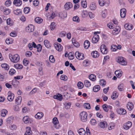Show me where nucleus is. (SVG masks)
I'll return each instance as SVG.
<instances>
[{
  "label": "nucleus",
  "instance_id": "f257e3e1",
  "mask_svg": "<svg viewBox=\"0 0 135 135\" xmlns=\"http://www.w3.org/2000/svg\"><path fill=\"white\" fill-rule=\"evenodd\" d=\"M9 57L11 61L14 63L17 62L20 59V57L17 54L13 55H10Z\"/></svg>",
  "mask_w": 135,
  "mask_h": 135
},
{
  "label": "nucleus",
  "instance_id": "f03ea898",
  "mask_svg": "<svg viewBox=\"0 0 135 135\" xmlns=\"http://www.w3.org/2000/svg\"><path fill=\"white\" fill-rule=\"evenodd\" d=\"M81 120L83 122H86L87 120L88 114L86 112L83 111L80 114Z\"/></svg>",
  "mask_w": 135,
  "mask_h": 135
},
{
  "label": "nucleus",
  "instance_id": "7ed1b4c3",
  "mask_svg": "<svg viewBox=\"0 0 135 135\" xmlns=\"http://www.w3.org/2000/svg\"><path fill=\"white\" fill-rule=\"evenodd\" d=\"M117 62L122 65H126L127 64V62L124 59V58L122 57H118L117 58Z\"/></svg>",
  "mask_w": 135,
  "mask_h": 135
},
{
  "label": "nucleus",
  "instance_id": "20e7f679",
  "mask_svg": "<svg viewBox=\"0 0 135 135\" xmlns=\"http://www.w3.org/2000/svg\"><path fill=\"white\" fill-rule=\"evenodd\" d=\"M75 56L77 59L79 60H83L84 58V54H83L80 53L78 51L75 52Z\"/></svg>",
  "mask_w": 135,
  "mask_h": 135
},
{
  "label": "nucleus",
  "instance_id": "39448f33",
  "mask_svg": "<svg viewBox=\"0 0 135 135\" xmlns=\"http://www.w3.org/2000/svg\"><path fill=\"white\" fill-rule=\"evenodd\" d=\"M101 52L103 54H107L108 50L107 47L104 44L102 45L100 47Z\"/></svg>",
  "mask_w": 135,
  "mask_h": 135
},
{
  "label": "nucleus",
  "instance_id": "423d86ee",
  "mask_svg": "<svg viewBox=\"0 0 135 135\" xmlns=\"http://www.w3.org/2000/svg\"><path fill=\"white\" fill-rule=\"evenodd\" d=\"M14 97V95L11 91H9L8 93L7 99L9 101H12Z\"/></svg>",
  "mask_w": 135,
  "mask_h": 135
},
{
  "label": "nucleus",
  "instance_id": "0eeeda50",
  "mask_svg": "<svg viewBox=\"0 0 135 135\" xmlns=\"http://www.w3.org/2000/svg\"><path fill=\"white\" fill-rule=\"evenodd\" d=\"M34 29V27L32 25H30L27 27L26 28V31L28 32H31L33 31Z\"/></svg>",
  "mask_w": 135,
  "mask_h": 135
},
{
  "label": "nucleus",
  "instance_id": "6e6552de",
  "mask_svg": "<svg viewBox=\"0 0 135 135\" xmlns=\"http://www.w3.org/2000/svg\"><path fill=\"white\" fill-rule=\"evenodd\" d=\"M132 125V123L131 122L129 121L127 123H124L123 125L124 129L127 130L131 127Z\"/></svg>",
  "mask_w": 135,
  "mask_h": 135
},
{
  "label": "nucleus",
  "instance_id": "1a4fd4ad",
  "mask_svg": "<svg viewBox=\"0 0 135 135\" xmlns=\"http://www.w3.org/2000/svg\"><path fill=\"white\" fill-rule=\"evenodd\" d=\"M52 122L54 124V127L56 129L58 128L59 126H57V125L59 123V121L57 118L54 117L53 119Z\"/></svg>",
  "mask_w": 135,
  "mask_h": 135
},
{
  "label": "nucleus",
  "instance_id": "9d476101",
  "mask_svg": "<svg viewBox=\"0 0 135 135\" xmlns=\"http://www.w3.org/2000/svg\"><path fill=\"white\" fill-rule=\"evenodd\" d=\"M126 10L125 8L121 9L120 10V17L122 18H124L126 15Z\"/></svg>",
  "mask_w": 135,
  "mask_h": 135
},
{
  "label": "nucleus",
  "instance_id": "9b49d317",
  "mask_svg": "<svg viewBox=\"0 0 135 135\" xmlns=\"http://www.w3.org/2000/svg\"><path fill=\"white\" fill-rule=\"evenodd\" d=\"M73 7L72 3L70 2H68L66 3L64 6V8L66 10H68Z\"/></svg>",
  "mask_w": 135,
  "mask_h": 135
},
{
  "label": "nucleus",
  "instance_id": "f8f14e48",
  "mask_svg": "<svg viewBox=\"0 0 135 135\" xmlns=\"http://www.w3.org/2000/svg\"><path fill=\"white\" fill-rule=\"evenodd\" d=\"M54 46L56 49L59 51H61L62 50V47L59 44L56 42L54 44Z\"/></svg>",
  "mask_w": 135,
  "mask_h": 135
},
{
  "label": "nucleus",
  "instance_id": "ddd939ff",
  "mask_svg": "<svg viewBox=\"0 0 135 135\" xmlns=\"http://www.w3.org/2000/svg\"><path fill=\"white\" fill-rule=\"evenodd\" d=\"M117 113L119 114H125L126 113V110L124 109L118 108L117 109Z\"/></svg>",
  "mask_w": 135,
  "mask_h": 135
},
{
  "label": "nucleus",
  "instance_id": "4468645a",
  "mask_svg": "<svg viewBox=\"0 0 135 135\" xmlns=\"http://www.w3.org/2000/svg\"><path fill=\"white\" fill-rule=\"evenodd\" d=\"M53 98L55 99L61 101L62 99V96L61 94L58 93L56 95H54Z\"/></svg>",
  "mask_w": 135,
  "mask_h": 135
},
{
  "label": "nucleus",
  "instance_id": "2eb2a0df",
  "mask_svg": "<svg viewBox=\"0 0 135 135\" xmlns=\"http://www.w3.org/2000/svg\"><path fill=\"white\" fill-rule=\"evenodd\" d=\"M99 38L98 35H95L92 38V42L93 43H96L98 42Z\"/></svg>",
  "mask_w": 135,
  "mask_h": 135
},
{
  "label": "nucleus",
  "instance_id": "dca6fc26",
  "mask_svg": "<svg viewBox=\"0 0 135 135\" xmlns=\"http://www.w3.org/2000/svg\"><path fill=\"white\" fill-rule=\"evenodd\" d=\"M44 116V114L42 112H38L35 115V117L38 119H40L42 118Z\"/></svg>",
  "mask_w": 135,
  "mask_h": 135
},
{
  "label": "nucleus",
  "instance_id": "f3484780",
  "mask_svg": "<svg viewBox=\"0 0 135 135\" xmlns=\"http://www.w3.org/2000/svg\"><path fill=\"white\" fill-rule=\"evenodd\" d=\"M13 3L16 6H20L22 4V2L20 0H14Z\"/></svg>",
  "mask_w": 135,
  "mask_h": 135
},
{
  "label": "nucleus",
  "instance_id": "a211bd4d",
  "mask_svg": "<svg viewBox=\"0 0 135 135\" xmlns=\"http://www.w3.org/2000/svg\"><path fill=\"white\" fill-rule=\"evenodd\" d=\"M124 26L125 28L127 30H131L133 28V26L131 24L129 25L128 23L126 24Z\"/></svg>",
  "mask_w": 135,
  "mask_h": 135
},
{
  "label": "nucleus",
  "instance_id": "6ab92c4d",
  "mask_svg": "<svg viewBox=\"0 0 135 135\" xmlns=\"http://www.w3.org/2000/svg\"><path fill=\"white\" fill-rule=\"evenodd\" d=\"M127 109L129 110H131L133 107V104L131 102H129L127 104Z\"/></svg>",
  "mask_w": 135,
  "mask_h": 135
},
{
  "label": "nucleus",
  "instance_id": "aec40b11",
  "mask_svg": "<svg viewBox=\"0 0 135 135\" xmlns=\"http://www.w3.org/2000/svg\"><path fill=\"white\" fill-rule=\"evenodd\" d=\"M32 133V132L31 130V128L29 127H27L25 135H31Z\"/></svg>",
  "mask_w": 135,
  "mask_h": 135
},
{
  "label": "nucleus",
  "instance_id": "412c9836",
  "mask_svg": "<svg viewBox=\"0 0 135 135\" xmlns=\"http://www.w3.org/2000/svg\"><path fill=\"white\" fill-rule=\"evenodd\" d=\"M22 97L20 96H19L17 97L15 100L16 103L18 105L20 104L22 101Z\"/></svg>",
  "mask_w": 135,
  "mask_h": 135
},
{
  "label": "nucleus",
  "instance_id": "4be33fe9",
  "mask_svg": "<svg viewBox=\"0 0 135 135\" xmlns=\"http://www.w3.org/2000/svg\"><path fill=\"white\" fill-rule=\"evenodd\" d=\"M99 126L102 128L106 127L107 126V124L105 122H101L99 123Z\"/></svg>",
  "mask_w": 135,
  "mask_h": 135
},
{
  "label": "nucleus",
  "instance_id": "5701e85b",
  "mask_svg": "<svg viewBox=\"0 0 135 135\" xmlns=\"http://www.w3.org/2000/svg\"><path fill=\"white\" fill-rule=\"evenodd\" d=\"M91 55L94 58L97 57H99V55L98 52L97 51H93L91 53Z\"/></svg>",
  "mask_w": 135,
  "mask_h": 135
},
{
  "label": "nucleus",
  "instance_id": "b1692460",
  "mask_svg": "<svg viewBox=\"0 0 135 135\" xmlns=\"http://www.w3.org/2000/svg\"><path fill=\"white\" fill-rule=\"evenodd\" d=\"M84 47L86 49H88L90 46V43L88 40L85 41L84 43Z\"/></svg>",
  "mask_w": 135,
  "mask_h": 135
},
{
  "label": "nucleus",
  "instance_id": "393cba45",
  "mask_svg": "<svg viewBox=\"0 0 135 135\" xmlns=\"http://www.w3.org/2000/svg\"><path fill=\"white\" fill-rule=\"evenodd\" d=\"M72 43L75 47H78L79 46V44L74 40V38H72Z\"/></svg>",
  "mask_w": 135,
  "mask_h": 135
},
{
  "label": "nucleus",
  "instance_id": "a878e982",
  "mask_svg": "<svg viewBox=\"0 0 135 135\" xmlns=\"http://www.w3.org/2000/svg\"><path fill=\"white\" fill-rule=\"evenodd\" d=\"M118 97V94L116 91H114L113 95L111 96V98L113 99H115Z\"/></svg>",
  "mask_w": 135,
  "mask_h": 135
},
{
  "label": "nucleus",
  "instance_id": "bb28decb",
  "mask_svg": "<svg viewBox=\"0 0 135 135\" xmlns=\"http://www.w3.org/2000/svg\"><path fill=\"white\" fill-rule=\"evenodd\" d=\"M35 21L37 23H40L43 21V19L39 17H37L35 19Z\"/></svg>",
  "mask_w": 135,
  "mask_h": 135
},
{
  "label": "nucleus",
  "instance_id": "cd10ccee",
  "mask_svg": "<svg viewBox=\"0 0 135 135\" xmlns=\"http://www.w3.org/2000/svg\"><path fill=\"white\" fill-rule=\"evenodd\" d=\"M78 133L80 135H85L86 132L83 128H81L79 130Z\"/></svg>",
  "mask_w": 135,
  "mask_h": 135
},
{
  "label": "nucleus",
  "instance_id": "c85d7f7f",
  "mask_svg": "<svg viewBox=\"0 0 135 135\" xmlns=\"http://www.w3.org/2000/svg\"><path fill=\"white\" fill-rule=\"evenodd\" d=\"M100 89V86L99 85H96L93 87V90L95 92L98 91Z\"/></svg>",
  "mask_w": 135,
  "mask_h": 135
},
{
  "label": "nucleus",
  "instance_id": "c756f323",
  "mask_svg": "<svg viewBox=\"0 0 135 135\" xmlns=\"http://www.w3.org/2000/svg\"><path fill=\"white\" fill-rule=\"evenodd\" d=\"M44 43L45 46L47 48H49L50 47L49 41L47 40H45L44 41Z\"/></svg>",
  "mask_w": 135,
  "mask_h": 135
},
{
  "label": "nucleus",
  "instance_id": "7c9ffc66",
  "mask_svg": "<svg viewBox=\"0 0 135 135\" xmlns=\"http://www.w3.org/2000/svg\"><path fill=\"white\" fill-rule=\"evenodd\" d=\"M15 67L17 69H22L23 68V66L20 64H17L14 65Z\"/></svg>",
  "mask_w": 135,
  "mask_h": 135
},
{
  "label": "nucleus",
  "instance_id": "2f4dec72",
  "mask_svg": "<svg viewBox=\"0 0 135 135\" xmlns=\"http://www.w3.org/2000/svg\"><path fill=\"white\" fill-rule=\"evenodd\" d=\"M1 115L2 117H4L6 115V114H7V111L6 110L4 109L1 110Z\"/></svg>",
  "mask_w": 135,
  "mask_h": 135
},
{
  "label": "nucleus",
  "instance_id": "473e14b6",
  "mask_svg": "<svg viewBox=\"0 0 135 135\" xmlns=\"http://www.w3.org/2000/svg\"><path fill=\"white\" fill-rule=\"evenodd\" d=\"M81 3L82 6L84 8H86L87 7V2L86 0H82Z\"/></svg>",
  "mask_w": 135,
  "mask_h": 135
},
{
  "label": "nucleus",
  "instance_id": "72a5a7b5",
  "mask_svg": "<svg viewBox=\"0 0 135 135\" xmlns=\"http://www.w3.org/2000/svg\"><path fill=\"white\" fill-rule=\"evenodd\" d=\"M74 53L72 52L69 53L68 54V56L69 59L70 60H73L74 58Z\"/></svg>",
  "mask_w": 135,
  "mask_h": 135
},
{
  "label": "nucleus",
  "instance_id": "f704fd0d",
  "mask_svg": "<svg viewBox=\"0 0 135 135\" xmlns=\"http://www.w3.org/2000/svg\"><path fill=\"white\" fill-rule=\"evenodd\" d=\"M77 86L79 89H81L83 87V84L82 82L79 81L77 84Z\"/></svg>",
  "mask_w": 135,
  "mask_h": 135
},
{
  "label": "nucleus",
  "instance_id": "c9c22d12",
  "mask_svg": "<svg viewBox=\"0 0 135 135\" xmlns=\"http://www.w3.org/2000/svg\"><path fill=\"white\" fill-rule=\"evenodd\" d=\"M96 8V6L95 3H92L90 4V9L92 10H95Z\"/></svg>",
  "mask_w": 135,
  "mask_h": 135
},
{
  "label": "nucleus",
  "instance_id": "e433bc0d",
  "mask_svg": "<svg viewBox=\"0 0 135 135\" xmlns=\"http://www.w3.org/2000/svg\"><path fill=\"white\" fill-rule=\"evenodd\" d=\"M1 66L2 68H4L6 70H8L9 69V66L6 64H2Z\"/></svg>",
  "mask_w": 135,
  "mask_h": 135
},
{
  "label": "nucleus",
  "instance_id": "4c0bfd02",
  "mask_svg": "<svg viewBox=\"0 0 135 135\" xmlns=\"http://www.w3.org/2000/svg\"><path fill=\"white\" fill-rule=\"evenodd\" d=\"M89 78L92 81H94L96 79V77L95 75L91 74L89 76Z\"/></svg>",
  "mask_w": 135,
  "mask_h": 135
},
{
  "label": "nucleus",
  "instance_id": "58836bf2",
  "mask_svg": "<svg viewBox=\"0 0 135 135\" xmlns=\"http://www.w3.org/2000/svg\"><path fill=\"white\" fill-rule=\"evenodd\" d=\"M84 84L85 86L87 87H89L91 85L90 81L86 80L84 81Z\"/></svg>",
  "mask_w": 135,
  "mask_h": 135
},
{
  "label": "nucleus",
  "instance_id": "ea45409f",
  "mask_svg": "<svg viewBox=\"0 0 135 135\" xmlns=\"http://www.w3.org/2000/svg\"><path fill=\"white\" fill-rule=\"evenodd\" d=\"M13 12L14 14L17 15H20L21 13V10L20 9L15 10L13 11Z\"/></svg>",
  "mask_w": 135,
  "mask_h": 135
},
{
  "label": "nucleus",
  "instance_id": "a19ab883",
  "mask_svg": "<svg viewBox=\"0 0 135 135\" xmlns=\"http://www.w3.org/2000/svg\"><path fill=\"white\" fill-rule=\"evenodd\" d=\"M30 11V8L29 7H26L24 8V12L25 14H27Z\"/></svg>",
  "mask_w": 135,
  "mask_h": 135
},
{
  "label": "nucleus",
  "instance_id": "79ce46f5",
  "mask_svg": "<svg viewBox=\"0 0 135 135\" xmlns=\"http://www.w3.org/2000/svg\"><path fill=\"white\" fill-rule=\"evenodd\" d=\"M16 72L15 70L13 69H11L9 71V74L11 75H14Z\"/></svg>",
  "mask_w": 135,
  "mask_h": 135
},
{
  "label": "nucleus",
  "instance_id": "37998d69",
  "mask_svg": "<svg viewBox=\"0 0 135 135\" xmlns=\"http://www.w3.org/2000/svg\"><path fill=\"white\" fill-rule=\"evenodd\" d=\"M73 20L74 21L76 22H79L80 21L79 17L77 16L73 17Z\"/></svg>",
  "mask_w": 135,
  "mask_h": 135
},
{
  "label": "nucleus",
  "instance_id": "c03bdc74",
  "mask_svg": "<svg viewBox=\"0 0 135 135\" xmlns=\"http://www.w3.org/2000/svg\"><path fill=\"white\" fill-rule=\"evenodd\" d=\"M84 107L86 109H89L90 108V105L89 103H85L83 105Z\"/></svg>",
  "mask_w": 135,
  "mask_h": 135
},
{
  "label": "nucleus",
  "instance_id": "a18cd8bd",
  "mask_svg": "<svg viewBox=\"0 0 135 135\" xmlns=\"http://www.w3.org/2000/svg\"><path fill=\"white\" fill-rule=\"evenodd\" d=\"M56 25L55 22H52L50 25V29L51 30H53L55 27Z\"/></svg>",
  "mask_w": 135,
  "mask_h": 135
},
{
  "label": "nucleus",
  "instance_id": "49530a36",
  "mask_svg": "<svg viewBox=\"0 0 135 135\" xmlns=\"http://www.w3.org/2000/svg\"><path fill=\"white\" fill-rule=\"evenodd\" d=\"M99 4L101 6H104L105 4V1L104 0H99Z\"/></svg>",
  "mask_w": 135,
  "mask_h": 135
},
{
  "label": "nucleus",
  "instance_id": "de8ad7c7",
  "mask_svg": "<svg viewBox=\"0 0 135 135\" xmlns=\"http://www.w3.org/2000/svg\"><path fill=\"white\" fill-rule=\"evenodd\" d=\"M13 117L12 116L9 117L6 120L7 122L8 123H11L12 121V120L13 119Z\"/></svg>",
  "mask_w": 135,
  "mask_h": 135
},
{
  "label": "nucleus",
  "instance_id": "09e8293b",
  "mask_svg": "<svg viewBox=\"0 0 135 135\" xmlns=\"http://www.w3.org/2000/svg\"><path fill=\"white\" fill-rule=\"evenodd\" d=\"M28 118V117L27 116H25L23 118V120L25 123H28V120L29 119Z\"/></svg>",
  "mask_w": 135,
  "mask_h": 135
},
{
  "label": "nucleus",
  "instance_id": "8fccbe9b",
  "mask_svg": "<svg viewBox=\"0 0 135 135\" xmlns=\"http://www.w3.org/2000/svg\"><path fill=\"white\" fill-rule=\"evenodd\" d=\"M67 79L68 78L67 76L65 75H62L61 76L60 79L61 80L66 81L67 80Z\"/></svg>",
  "mask_w": 135,
  "mask_h": 135
},
{
  "label": "nucleus",
  "instance_id": "3c124183",
  "mask_svg": "<svg viewBox=\"0 0 135 135\" xmlns=\"http://www.w3.org/2000/svg\"><path fill=\"white\" fill-rule=\"evenodd\" d=\"M102 108L106 112H107L108 110V108L107 105L106 104H104L102 105Z\"/></svg>",
  "mask_w": 135,
  "mask_h": 135
},
{
  "label": "nucleus",
  "instance_id": "603ef678",
  "mask_svg": "<svg viewBox=\"0 0 135 135\" xmlns=\"http://www.w3.org/2000/svg\"><path fill=\"white\" fill-rule=\"evenodd\" d=\"M11 3V2L10 0L6 1L5 3V4L6 6H9Z\"/></svg>",
  "mask_w": 135,
  "mask_h": 135
},
{
  "label": "nucleus",
  "instance_id": "864d4df0",
  "mask_svg": "<svg viewBox=\"0 0 135 135\" xmlns=\"http://www.w3.org/2000/svg\"><path fill=\"white\" fill-rule=\"evenodd\" d=\"M36 48L37 49V51L38 52H40L41 51L42 49V46L40 44H38L37 45Z\"/></svg>",
  "mask_w": 135,
  "mask_h": 135
},
{
  "label": "nucleus",
  "instance_id": "5fc2aeb1",
  "mask_svg": "<svg viewBox=\"0 0 135 135\" xmlns=\"http://www.w3.org/2000/svg\"><path fill=\"white\" fill-rule=\"evenodd\" d=\"M49 60L52 63H54L55 61V60L52 55H51L49 56Z\"/></svg>",
  "mask_w": 135,
  "mask_h": 135
},
{
  "label": "nucleus",
  "instance_id": "6e6d98bb",
  "mask_svg": "<svg viewBox=\"0 0 135 135\" xmlns=\"http://www.w3.org/2000/svg\"><path fill=\"white\" fill-rule=\"evenodd\" d=\"M71 105L70 103H66L65 104V108L66 109H68L70 108Z\"/></svg>",
  "mask_w": 135,
  "mask_h": 135
},
{
  "label": "nucleus",
  "instance_id": "4d7b16f0",
  "mask_svg": "<svg viewBox=\"0 0 135 135\" xmlns=\"http://www.w3.org/2000/svg\"><path fill=\"white\" fill-rule=\"evenodd\" d=\"M118 89L119 90L121 91L123 90V84H121L118 86Z\"/></svg>",
  "mask_w": 135,
  "mask_h": 135
},
{
  "label": "nucleus",
  "instance_id": "13d9d810",
  "mask_svg": "<svg viewBox=\"0 0 135 135\" xmlns=\"http://www.w3.org/2000/svg\"><path fill=\"white\" fill-rule=\"evenodd\" d=\"M88 13L86 11H83L81 13V15L83 17H85L87 15Z\"/></svg>",
  "mask_w": 135,
  "mask_h": 135
},
{
  "label": "nucleus",
  "instance_id": "bf43d9fd",
  "mask_svg": "<svg viewBox=\"0 0 135 135\" xmlns=\"http://www.w3.org/2000/svg\"><path fill=\"white\" fill-rule=\"evenodd\" d=\"M111 49L113 51H116L117 49H116V46L114 45H111Z\"/></svg>",
  "mask_w": 135,
  "mask_h": 135
},
{
  "label": "nucleus",
  "instance_id": "052dcab7",
  "mask_svg": "<svg viewBox=\"0 0 135 135\" xmlns=\"http://www.w3.org/2000/svg\"><path fill=\"white\" fill-rule=\"evenodd\" d=\"M100 84L102 86L105 85L106 84V81L104 80H101L100 81Z\"/></svg>",
  "mask_w": 135,
  "mask_h": 135
},
{
  "label": "nucleus",
  "instance_id": "680f3d73",
  "mask_svg": "<svg viewBox=\"0 0 135 135\" xmlns=\"http://www.w3.org/2000/svg\"><path fill=\"white\" fill-rule=\"evenodd\" d=\"M114 30L118 34L120 31L119 27L118 26H116L114 29Z\"/></svg>",
  "mask_w": 135,
  "mask_h": 135
},
{
  "label": "nucleus",
  "instance_id": "e2e57ef3",
  "mask_svg": "<svg viewBox=\"0 0 135 135\" xmlns=\"http://www.w3.org/2000/svg\"><path fill=\"white\" fill-rule=\"evenodd\" d=\"M10 129L12 130H15L17 128V127L15 125H12L10 127Z\"/></svg>",
  "mask_w": 135,
  "mask_h": 135
},
{
  "label": "nucleus",
  "instance_id": "0e129e2a",
  "mask_svg": "<svg viewBox=\"0 0 135 135\" xmlns=\"http://www.w3.org/2000/svg\"><path fill=\"white\" fill-rule=\"evenodd\" d=\"M91 124L92 125H95L96 124V120L94 119H92L90 121Z\"/></svg>",
  "mask_w": 135,
  "mask_h": 135
},
{
  "label": "nucleus",
  "instance_id": "69168bd1",
  "mask_svg": "<svg viewBox=\"0 0 135 135\" xmlns=\"http://www.w3.org/2000/svg\"><path fill=\"white\" fill-rule=\"evenodd\" d=\"M29 63V61L24 59L23 61V63L25 66L27 65Z\"/></svg>",
  "mask_w": 135,
  "mask_h": 135
},
{
  "label": "nucleus",
  "instance_id": "338daca9",
  "mask_svg": "<svg viewBox=\"0 0 135 135\" xmlns=\"http://www.w3.org/2000/svg\"><path fill=\"white\" fill-rule=\"evenodd\" d=\"M39 3V2L37 0H35L33 1V4L35 6H37Z\"/></svg>",
  "mask_w": 135,
  "mask_h": 135
},
{
  "label": "nucleus",
  "instance_id": "774afa93",
  "mask_svg": "<svg viewBox=\"0 0 135 135\" xmlns=\"http://www.w3.org/2000/svg\"><path fill=\"white\" fill-rule=\"evenodd\" d=\"M32 53L30 51H27L26 52V56L27 57H29L32 55Z\"/></svg>",
  "mask_w": 135,
  "mask_h": 135
}]
</instances>
